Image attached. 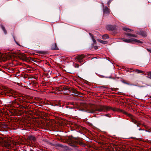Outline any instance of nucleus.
Instances as JSON below:
<instances>
[{
  "label": "nucleus",
  "instance_id": "f257e3e1",
  "mask_svg": "<svg viewBox=\"0 0 151 151\" xmlns=\"http://www.w3.org/2000/svg\"><path fill=\"white\" fill-rule=\"evenodd\" d=\"M111 110L114 111H119L123 113L124 114H127V113L123 110L116 108H112L111 107L106 106L100 105L99 106H96L88 105L86 104H83V107L80 109V110L83 111H85L91 114L94 113L96 111L100 112H106L107 111Z\"/></svg>",
  "mask_w": 151,
  "mask_h": 151
},
{
  "label": "nucleus",
  "instance_id": "f03ea898",
  "mask_svg": "<svg viewBox=\"0 0 151 151\" xmlns=\"http://www.w3.org/2000/svg\"><path fill=\"white\" fill-rule=\"evenodd\" d=\"M82 138H75L71 140V143L70 145L73 147L76 150H78V146L76 144L79 145L83 147H85L86 145L82 142Z\"/></svg>",
  "mask_w": 151,
  "mask_h": 151
},
{
  "label": "nucleus",
  "instance_id": "7ed1b4c3",
  "mask_svg": "<svg viewBox=\"0 0 151 151\" xmlns=\"http://www.w3.org/2000/svg\"><path fill=\"white\" fill-rule=\"evenodd\" d=\"M122 41L128 43L135 44L142 43V42L135 38H121Z\"/></svg>",
  "mask_w": 151,
  "mask_h": 151
},
{
  "label": "nucleus",
  "instance_id": "20e7f679",
  "mask_svg": "<svg viewBox=\"0 0 151 151\" xmlns=\"http://www.w3.org/2000/svg\"><path fill=\"white\" fill-rule=\"evenodd\" d=\"M56 91H58L60 92H64V93H67L70 92V88L67 86H61L57 87L55 89Z\"/></svg>",
  "mask_w": 151,
  "mask_h": 151
},
{
  "label": "nucleus",
  "instance_id": "39448f33",
  "mask_svg": "<svg viewBox=\"0 0 151 151\" xmlns=\"http://www.w3.org/2000/svg\"><path fill=\"white\" fill-rule=\"evenodd\" d=\"M106 29L110 31L111 34L115 35L117 32V27L115 25H107L106 27Z\"/></svg>",
  "mask_w": 151,
  "mask_h": 151
},
{
  "label": "nucleus",
  "instance_id": "423d86ee",
  "mask_svg": "<svg viewBox=\"0 0 151 151\" xmlns=\"http://www.w3.org/2000/svg\"><path fill=\"white\" fill-rule=\"evenodd\" d=\"M91 40L92 42L89 47V49L91 50L92 49L93 47H94L95 50H97L98 48V46L97 45H99V43L95 40V38H91Z\"/></svg>",
  "mask_w": 151,
  "mask_h": 151
},
{
  "label": "nucleus",
  "instance_id": "0eeeda50",
  "mask_svg": "<svg viewBox=\"0 0 151 151\" xmlns=\"http://www.w3.org/2000/svg\"><path fill=\"white\" fill-rule=\"evenodd\" d=\"M1 89L2 90V93L3 94H5L6 95L7 93L12 94V91L6 87L4 86L2 87L1 88Z\"/></svg>",
  "mask_w": 151,
  "mask_h": 151
},
{
  "label": "nucleus",
  "instance_id": "6e6552de",
  "mask_svg": "<svg viewBox=\"0 0 151 151\" xmlns=\"http://www.w3.org/2000/svg\"><path fill=\"white\" fill-rule=\"evenodd\" d=\"M0 142L5 147L9 146L10 145V144L9 142L3 139L1 140Z\"/></svg>",
  "mask_w": 151,
  "mask_h": 151
},
{
  "label": "nucleus",
  "instance_id": "1a4fd4ad",
  "mask_svg": "<svg viewBox=\"0 0 151 151\" xmlns=\"http://www.w3.org/2000/svg\"><path fill=\"white\" fill-rule=\"evenodd\" d=\"M71 90H72V92L74 93V95L77 96L81 97L82 96V93L80 92L77 91V90L75 89H73L71 88Z\"/></svg>",
  "mask_w": 151,
  "mask_h": 151
},
{
  "label": "nucleus",
  "instance_id": "9d476101",
  "mask_svg": "<svg viewBox=\"0 0 151 151\" xmlns=\"http://www.w3.org/2000/svg\"><path fill=\"white\" fill-rule=\"evenodd\" d=\"M136 33L137 34L141 35L143 37H146L147 36V32L142 30L136 31Z\"/></svg>",
  "mask_w": 151,
  "mask_h": 151
},
{
  "label": "nucleus",
  "instance_id": "9b49d317",
  "mask_svg": "<svg viewBox=\"0 0 151 151\" xmlns=\"http://www.w3.org/2000/svg\"><path fill=\"white\" fill-rule=\"evenodd\" d=\"M84 57V55L83 54H82L77 56L76 59H77L78 62L81 63L83 61V59Z\"/></svg>",
  "mask_w": 151,
  "mask_h": 151
},
{
  "label": "nucleus",
  "instance_id": "f8f14e48",
  "mask_svg": "<svg viewBox=\"0 0 151 151\" xmlns=\"http://www.w3.org/2000/svg\"><path fill=\"white\" fill-rule=\"evenodd\" d=\"M50 49L52 50H59L57 47L56 43H52L50 46Z\"/></svg>",
  "mask_w": 151,
  "mask_h": 151
},
{
  "label": "nucleus",
  "instance_id": "ddd939ff",
  "mask_svg": "<svg viewBox=\"0 0 151 151\" xmlns=\"http://www.w3.org/2000/svg\"><path fill=\"white\" fill-rule=\"evenodd\" d=\"M104 14H109L110 13L109 9L107 6L104 7L103 8Z\"/></svg>",
  "mask_w": 151,
  "mask_h": 151
},
{
  "label": "nucleus",
  "instance_id": "4468645a",
  "mask_svg": "<svg viewBox=\"0 0 151 151\" xmlns=\"http://www.w3.org/2000/svg\"><path fill=\"white\" fill-rule=\"evenodd\" d=\"M122 29L124 31L127 32L133 33L134 32L133 30L126 27H123Z\"/></svg>",
  "mask_w": 151,
  "mask_h": 151
},
{
  "label": "nucleus",
  "instance_id": "2eb2a0df",
  "mask_svg": "<svg viewBox=\"0 0 151 151\" xmlns=\"http://www.w3.org/2000/svg\"><path fill=\"white\" fill-rule=\"evenodd\" d=\"M127 37H137V35L134 34H130V33H126L125 34Z\"/></svg>",
  "mask_w": 151,
  "mask_h": 151
},
{
  "label": "nucleus",
  "instance_id": "dca6fc26",
  "mask_svg": "<svg viewBox=\"0 0 151 151\" xmlns=\"http://www.w3.org/2000/svg\"><path fill=\"white\" fill-rule=\"evenodd\" d=\"M130 69L132 70L133 71H135L136 72L139 73H144V71L141 70H139L138 69H136L135 70L133 68H131Z\"/></svg>",
  "mask_w": 151,
  "mask_h": 151
},
{
  "label": "nucleus",
  "instance_id": "f3484780",
  "mask_svg": "<svg viewBox=\"0 0 151 151\" xmlns=\"http://www.w3.org/2000/svg\"><path fill=\"white\" fill-rule=\"evenodd\" d=\"M0 27L4 31V33L6 35L7 34V32L4 27L2 24L0 25Z\"/></svg>",
  "mask_w": 151,
  "mask_h": 151
},
{
  "label": "nucleus",
  "instance_id": "a211bd4d",
  "mask_svg": "<svg viewBox=\"0 0 151 151\" xmlns=\"http://www.w3.org/2000/svg\"><path fill=\"white\" fill-rule=\"evenodd\" d=\"M55 146L57 147L64 148L65 149L68 148V147L66 146H64L63 145L59 144H56L55 145Z\"/></svg>",
  "mask_w": 151,
  "mask_h": 151
},
{
  "label": "nucleus",
  "instance_id": "6ab92c4d",
  "mask_svg": "<svg viewBox=\"0 0 151 151\" xmlns=\"http://www.w3.org/2000/svg\"><path fill=\"white\" fill-rule=\"evenodd\" d=\"M40 44V42L39 41H37L34 42L33 45L34 47H36L37 46L40 47V46L39 45Z\"/></svg>",
  "mask_w": 151,
  "mask_h": 151
},
{
  "label": "nucleus",
  "instance_id": "aec40b11",
  "mask_svg": "<svg viewBox=\"0 0 151 151\" xmlns=\"http://www.w3.org/2000/svg\"><path fill=\"white\" fill-rule=\"evenodd\" d=\"M97 42H100L104 44H106L108 42L107 41L101 40L100 39H98L97 40Z\"/></svg>",
  "mask_w": 151,
  "mask_h": 151
},
{
  "label": "nucleus",
  "instance_id": "412c9836",
  "mask_svg": "<svg viewBox=\"0 0 151 151\" xmlns=\"http://www.w3.org/2000/svg\"><path fill=\"white\" fill-rule=\"evenodd\" d=\"M102 37V38H109V35L107 34H104L103 35H100L99 37Z\"/></svg>",
  "mask_w": 151,
  "mask_h": 151
},
{
  "label": "nucleus",
  "instance_id": "4be33fe9",
  "mask_svg": "<svg viewBox=\"0 0 151 151\" xmlns=\"http://www.w3.org/2000/svg\"><path fill=\"white\" fill-rule=\"evenodd\" d=\"M29 139L30 140H32L33 141H35L36 140V138L35 137L33 136H30L29 137Z\"/></svg>",
  "mask_w": 151,
  "mask_h": 151
},
{
  "label": "nucleus",
  "instance_id": "5701e85b",
  "mask_svg": "<svg viewBox=\"0 0 151 151\" xmlns=\"http://www.w3.org/2000/svg\"><path fill=\"white\" fill-rule=\"evenodd\" d=\"M131 121L132 122L135 124H137V123L138 122L137 121L133 118H131Z\"/></svg>",
  "mask_w": 151,
  "mask_h": 151
},
{
  "label": "nucleus",
  "instance_id": "b1692460",
  "mask_svg": "<svg viewBox=\"0 0 151 151\" xmlns=\"http://www.w3.org/2000/svg\"><path fill=\"white\" fill-rule=\"evenodd\" d=\"M37 53L41 54H45L46 53V52L44 51H39L37 52Z\"/></svg>",
  "mask_w": 151,
  "mask_h": 151
},
{
  "label": "nucleus",
  "instance_id": "393cba45",
  "mask_svg": "<svg viewBox=\"0 0 151 151\" xmlns=\"http://www.w3.org/2000/svg\"><path fill=\"white\" fill-rule=\"evenodd\" d=\"M14 40L15 43H16L17 45H18L21 46V45H20V42H19L18 41H17L15 39V38H14Z\"/></svg>",
  "mask_w": 151,
  "mask_h": 151
},
{
  "label": "nucleus",
  "instance_id": "a878e982",
  "mask_svg": "<svg viewBox=\"0 0 151 151\" xmlns=\"http://www.w3.org/2000/svg\"><path fill=\"white\" fill-rule=\"evenodd\" d=\"M147 75L148 78L151 79V71L148 73Z\"/></svg>",
  "mask_w": 151,
  "mask_h": 151
},
{
  "label": "nucleus",
  "instance_id": "bb28decb",
  "mask_svg": "<svg viewBox=\"0 0 151 151\" xmlns=\"http://www.w3.org/2000/svg\"><path fill=\"white\" fill-rule=\"evenodd\" d=\"M20 107L21 109H26L27 108V106L26 107H25L22 105H20Z\"/></svg>",
  "mask_w": 151,
  "mask_h": 151
},
{
  "label": "nucleus",
  "instance_id": "cd10ccee",
  "mask_svg": "<svg viewBox=\"0 0 151 151\" xmlns=\"http://www.w3.org/2000/svg\"><path fill=\"white\" fill-rule=\"evenodd\" d=\"M111 89L112 91H115L118 90L119 89L118 88H111Z\"/></svg>",
  "mask_w": 151,
  "mask_h": 151
},
{
  "label": "nucleus",
  "instance_id": "c85d7f7f",
  "mask_svg": "<svg viewBox=\"0 0 151 151\" xmlns=\"http://www.w3.org/2000/svg\"><path fill=\"white\" fill-rule=\"evenodd\" d=\"M113 0H109V1H108V3H107V5H108V6L109 7V5H110V4L111 2Z\"/></svg>",
  "mask_w": 151,
  "mask_h": 151
},
{
  "label": "nucleus",
  "instance_id": "c756f323",
  "mask_svg": "<svg viewBox=\"0 0 151 151\" xmlns=\"http://www.w3.org/2000/svg\"><path fill=\"white\" fill-rule=\"evenodd\" d=\"M103 77H104L103 76ZM105 78H109L111 79H114V78H112L111 76H109V77H105Z\"/></svg>",
  "mask_w": 151,
  "mask_h": 151
},
{
  "label": "nucleus",
  "instance_id": "7c9ffc66",
  "mask_svg": "<svg viewBox=\"0 0 151 151\" xmlns=\"http://www.w3.org/2000/svg\"><path fill=\"white\" fill-rule=\"evenodd\" d=\"M122 82H123L124 83H125V84H127V85H129V84L128 83H127V82H126V81H122Z\"/></svg>",
  "mask_w": 151,
  "mask_h": 151
},
{
  "label": "nucleus",
  "instance_id": "2f4dec72",
  "mask_svg": "<svg viewBox=\"0 0 151 151\" xmlns=\"http://www.w3.org/2000/svg\"><path fill=\"white\" fill-rule=\"evenodd\" d=\"M99 88L102 89L103 88H106V87L104 86H99Z\"/></svg>",
  "mask_w": 151,
  "mask_h": 151
},
{
  "label": "nucleus",
  "instance_id": "473e14b6",
  "mask_svg": "<svg viewBox=\"0 0 151 151\" xmlns=\"http://www.w3.org/2000/svg\"><path fill=\"white\" fill-rule=\"evenodd\" d=\"M22 56L25 59H27V58L25 56V55L24 54H22Z\"/></svg>",
  "mask_w": 151,
  "mask_h": 151
},
{
  "label": "nucleus",
  "instance_id": "72a5a7b5",
  "mask_svg": "<svg viewBox=\"0 0 151 151\" xmlns=\"http://www.w3.org/2000/svg\"><path fill=\"white\" fill-rule=\"evenodd\" d=\"M105 116H107V117H111V116L109 114H106L105 115Z\"/></svg>",
  "mask_w": 151,
  "mask_h": 151
},
{
  "label": "nucleus",
  "instance_id": "f704fd0d",
  "mask_svg": "<svg viewBox=\"0 0 151 151\" xmlns=\"http://www.w3.org/2000/svg\"><path fill=\"white\" fill-rule=\"evenodd\" d=\"M137 127H139V126L141 125V124L137 122V124H136Z\"/></svg>",
  "mask_w": 151,
  "mask_h": 151
},
{
  "label": "nucleus",
  "instance_id": "c9c22d12",
  "mask_svg": "<svg viewBox=\"0 0 151 151\" xmlns=\"http://www.w3.org/2000/svg\"><path fill=\"white\" fill-rule=\"evenodd\" d=\"M89 34L91 38H93V35L92 34H91V33H89Z\"/></svg>",
  "mask_w": 151,
  "mask_h": 151
},
{
  "label": "nucleus",
  "instance_id": "e433bc0d",
  "mask_svg": "<svg viewBox=\"0 0 151 151\" xmlns=\"http://www.w3.org/2000/svg\"><path fill=\"white\" fill-rule=\"evenodd\" d=\"M79 67V65L78 64H76L75 66V67L76 68H78Z\"/></svg>",
  "mask_w": 151,
  "mask_h": 151
},
{
  "label": "nucleus",
  "instance_id": "4c0bfd02",
  "mask_svg": "<svg viewBox=\"0 0 151 151\" xmlns=\"http://www.w3.org/2000/svg\"><path fill=\"white\" fill-rule=\"evenodd\" d=\"M147 50L148 51V52L151 53V49H147Z\"/></svg>",
  "mask_w": 151,
  "mask_h": 151
},
{
  "label": "nucleus",
  "instance_id": "58836bf2",
  "mask_svg": "<svg viewBox=\"0 0 151 151\" xmlns=\"http://www.w3.org/2000/svg\"><path fill=\"white\" fill-rule=\"evenodd\" d=\"M138 130H144V129H142L141 128L139 127V128L138 129Z\"/></svg>",
  "mask_w": 151,
  "mask_h": 151
},
{
  "label": "nucleus",
  "instance_id": "ea45409f",
  "mask_svg": "<svg viewBox=\"0 0 151 151\" xmlns=\"http://www.w3.org/2000/svg\"><path fill=\"white\" fill-rule=\"evenodd\" d=\"M70 104H71L73 106L75 105V104L73 102L70 103Z\"/></svg>",
  "mask_w": 151,
  "mask_h": 151
},
{
  "label": "nucleus",
  "instance_id": "a19ab883",
  "mask_svg": "<svg viewBox=\"0 0 151 151\" xmlns=\"http://www.w3.org/2000/svg\"><path fill=\"white\" fill-rule=\"evenodd\" d=\"M129 69H128L127 70V71L129 72L130 73H131L132 72V71H131V70H129Z\"/></svg>",
  "mask_w": 151,
  "mask_h": 151
},
{
  "label": "nucleus",
  "instance_id": "79ce46f5",
  "mask_svg": "<svg viewBox=\"0 0 151 151\" xmlns=\"http://www.w3.org/2000/svg\"><path fill=\"white\" fill-rule=\"evenodd\" d=\"M122 69H125V70H126V68H125V67L124 66H123L122 67Z\"/></svg>",
  "mask_w": 151,
  "mask_h": 151
},
{
  "label": "nucleus",
  "instance_id": "37998d69",
  "mask_svg": "<svg viewBox=\"0 0 151 151\" xmlns=\"http://www.w3.org/2000/svg\"><path fill=\"white\" fill-rule=\"evenodd\" d=\"M145 131H146V132H150V131H148V130L147 131V130H145Z\"/></svg>",
  "mask_w": 151,
  "mask_h": 151
},
{
  "label": "nucleus",
  "instance_id": "c03bdc74",
  "mask_svg": "<svg viewBox=\"0 0 151 151\" xmlns=\"http://www.w3.org/2000/svg\"><path fill=\"white\" fill-rule=\"evenodd\" d=\"M74 108L73 107H71V109H72Z\"/></svg>",
  "mask_w": 151,
  "mask_h": 151
},
{
  "label": "nucleus",
  "instance_id": "a18cd8bd",
  "mask_svg": "<svg viewBox=\"0 0 151 151\" xmlns=\"http://www.w3.org/2000/svg\"><path fill=\"white\" fill-rule=\"evenodd\" d=\"M104 40V39H106V38H102Z\"/></svg>",
  "mask_w": 151,
  "mask_h": 151
},
{
  "label": "nucleus",
  "instance_id": "49530a36",
  "mask_svg": "<svg viewBox=\"0 0 151 151\" xmlns=\"http://www.w3.org/2000/svg\"><path fill=\"white\" fill-rule=\"evenodd\" d=\"M80 127H81V126H79Z\"/></svg>",
  "mask_w": 151,
  "mask_h": 151
}]
</instances>
